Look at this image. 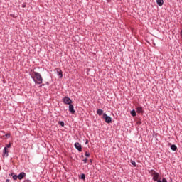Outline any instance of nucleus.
I'll return each mask as SVG.
<instances>
[{
	"mask_svg": "<svg viewBox=\"0 0 182 182\" xmlns=\"http://www.w3.org/2000/svg\"><path fill=\"white\" fill-rule=\"evenodd\" d=\"M33 75L34 76H31V79L34 83H36V85H42L43 78H42L41 73L33 71Z\"/></svg>",
	"mask_w": 182,
	"mask_h": 182,
	"instance_id": "1",
	"label": "nucleus"
},
{
	"mask_svg": "<svg viewBox=\"0 0 182 182\" xmlns=\"http://www.w3.org/2000/svg\"><path fill=\"white\" fill-rule=\"evenodd\" d=\"M149 173L152 176V180L154 181H159V178L160 177V173L159 172H156L154 169L149 171Z\"/></svg>",
	"mask_w": 182,
	"mask_h": 182,
	"instance_id": "2",
	"label": "nucleus"
},
{
	"mask_svg": "<svg viewBox=\"0 0 182 182\" xmlns=\"http://www.w3.org/2000/svg\"><path fill=\"white\" fill-rule=\"evenodd\" d=\"M63 102L65 105H72V100L69 97H63Z\"/></svg>",
	"mask_w": 182,
	"mask_h": 182,
	"instance_id": "3",
	"label": "nucleus"
},
{
	"mask_svg": "<svg viewBox=\"0 0 182 182\" xmlns=\"http://www.w3.org/2000/svg\"><path fill=\"white\" fill-rule=\"evenodd\" d=\"M103 119H105V123H112V117H110V116H108L107 114H103Z\"/></svg>",
	"mask_w": 182,
	"mask_h": 182,
	"instance_id": "4",
	"label": "nucleus"
},
{
	"mask_svg": "<svg viewBox=\"0 0 182 182\" xmlns=\"http://www.w3.org/2000/svg\"><path fill=\"white\" fill-rule=\"evenodd\" d=\"M68 110L70 113H71V114H75V113L76 112V111H75V107L73 106V104L69 105Z\"/></svg>",
	"mask_w": 182,
	"mask_h": 182,
	"instance_id": "5",
	"label": "nucleus"
},
{
	"mask_svg": "<svg viewBox=\"0 0 182 182\" xmlns=\"http://www.w3.org/2000/svg\"><path fill=\"white\" fill-rule=\"evenodd\" d=\"M74 146L78 151H82V145L79 142H75Z\"/></svg>",
	"mask_w": 182,
	"mask_h": 182,
	"instance_id": "6",
	"label": "nucleus"
},
{
	"mask_svg": "<svg viewBox=\"0 0 182 182\" xmlns=\"http://www.w3.org/2000/svg\"><path fill=\"white\" fill-rule=\"evenodd\" d=\"M9 151H8L6 147H4L3 149V157H8L9 156Z\"/></svg>",
	"mask_w": 182,
	"mask_h": 182,
	"instance_id": "7",
	"label": "nucleus"
},
{
	"mask_svg": "<svg viewBox=\"0 0 182 182\" xmlns=\"http://www.w3.org/2000/svg\"><path fill=\"white\" fill-rule=\"evenodd\" d=\"M18 180H23L24 177H26V173L25 172H21L18 175Z\"/></svg>",
	"mask_w": 182,
	"mask_h": 182,
	"instance_id": "8",
	"label": "nucleus"
},
{
	"mask_svg": "<svg viewBox=\"0 0 182 182\" xmlns=\"http://www.w3.org/2000/svg\"><path fill=\"white\" fill-rule=\"evenodd\" d=\"M57 73L58 76H59V79H62V77H63V72H62V70L58 69Z\"/></svg>",
	"mask_w": 182,
	"mask_h": 182,
	"instance_id": "9",
	"label": "nucleus"
},
{
	"mask_svg": "<svg viewBox=\"0 0 182 182\" xmlns=\"http://www.w3.org/2000/svg\"><path fill=\"white\" fill-rule=\"evenodd\" d=\"M156 4L159 6H163V4H164V0H156Z\"/></svg>",
	"mask_w": 182,
	"mask_h": 182,
	"instance_id": "10",
	"label": "nucleus"
},
{
	"mask_svg": "<svg viewBox=\"0 0 182 182\" xmlns=\"http://www.w3.org/2000/svg\"><path fill=\"white\" fill-rule=\"evenodd\" d=\"M171 150H172V151H177V146H176V144L171 145Z\"/></svg>",
	"mask_w": 182,
	"mask_h": 182,
	"instance_id": "11",
	"label": "nucleus"
},
{
	"mask_svg": "<svg viewBox=\"0 0 182 182\" xmlns=\"http://www.w3.org/2000/svg\"><path fill=\"white\" fill-rule=\"evenodd\" d=\"M9 176H12L13 180H18V175H15V173H11L9 174Z\"/></svg>",
	"mask_w": 182,
	"mask_h": 182,
	"instance_id": "12",
	"label": "nucleus"
},
{
	"mask_svg": "<svg viewBox=\"0 0 182 182\" xmlns=\"http://www.w3.org/2000/svg\"><path fill=\"white\" fill-rule=\"evenodd\" d=\"M137 113H143V107H138L136 108Z\"/></svg>",
	"mask_w": 182,
	"mask_h": 182,
	"instance_id": "13",
	"label": "nucleus"
},
{
	"mask_svg": "<svg viewBox=\"0 0 182 182\" xmlns=\"http://www.w3.org/2000/svg\"><path fill=\"white\" fill-rule=\"evenodd\" d=\"M97 114L99 115V116H102V114H103V109H98L97 110Z\"/></svg>",
	"mask_w": 182,
	"mask_h": 182,
	"instance_id": "14",
	"label": "nucleus"
},
{
	"mask_svg": "<svg viewBox=\"0 0 182 182\" xmlns=\"http://www.w3.org/2000/svg\"><path fill=\"white\" fill-rule=\"evenodd\" d=\"M131 164H132L134 167H137V164L133 160H131Z\"/></svg>",
	"mask_w": 182,
	"mask_h": 182,
	"instance_id": "15",
	"label": "nucleus"
},
{
	"mask_svg": "<svg viewBox=\"0 0 182 182\" xmlns=\"http://www.w3.org/2000/svg\"><path fill=\"white\" fill-rule=\"evenodd\" d=\"M131 115H132L133 117H135V116H136V110L132 109L131 111Z\"/></svg>",
	"mask_w": 182,
	"mask_h": 182,
	"instance_id": "16",
	"label": "nucleus"
},
{
	"mask_svg": "<svg viewBox=\"0 0 182 182\" xmlns=\"http://www.w3.org/2000/svg\"><path fill=\"white\" fill-rule=\"evenodd\" d=\"M81 180H86V175L85 173H82L80 176Z\"/></svg>",
	"mask_w": 182,
	"mask_h": 182,
	"instance_id": "17",
	"label": "nucleus"
},
{
	"mask_svg": "<svg viewBox=\"0 0 182 182\" xmlns=\"http://www.w3.org/2000/svg\"><path fill=\"white\" fill-rule=\"evenodd\" d=\"M58 124L60 126H62V127H65V122L63 121L58 122Z\"/></svg>",
	"mask_w": 182,
	"mask_h": 182,
	"instance_id": "18",
	"label": "nucleus"
},
{
	"mask_svg": "<svg viewBox=\"0 0 182 182\" xmlns=\"http://www.w3.org/2000/svg\"><path fill=\"white\" fill-rule=\"evenodd\" d=\"M157 182H168L166 178H162V180L159 179Z\"/></svg>",
	"mask_w": 182,
	"mask_h": 182,
	"instance_id": "19",
	"label": "nucleus"
},
{
	"mask_svg": "<svg viewBox=\"0 0 182 182\" xmlns=\"http://www.w3.org/2000/svg\"><path fill=\"white\" fill-rule=\"evenodd\" d=\"M85 156L86 157H90V153H89V152H87V151H85Z\"/></svg>",
	"mask_w": 182,
	"mask_h": 182,
	"instance_id": "20",
	"label": "nucleus"
},
{
	"mask_svg": "<svg viewBox=\"0 0 182 182\" xmlns=\"http://www.w3.org/2000/svg\"><path fill=\"white\" fill-rule=\"evenodd\" d=\"M82 161H83L85 164L87 163V158H85V159L82 160Z\"/></svg>",
	"mask_w": 182,
	"mask_h": 182,
	"instance_id": "21",
	"label": "nucleus"
},
{
	"mask_svg": "<svg viewBox=\"0 0 182 182\" xmlns=\"http://www.w3.org/2000/svg\"><path fill=\"white\" fill-rule=\"evenodd\" d=\"M5 147H6L7 149H9V147H11V143L7 144Z\"/></svg>",
	"mask_w": 182,
	"mask_h": 182,
	"instance_id": "22",
	"label": "nucleus"
},
{
	"mask_svg": "<svg viewBox=\"0 0 182 182\" xmlns=\"http://www.w3.org/2000/svg\"><path fill=\"white\" fill-rule=\"evenodd\" d=\"M5 136H6V137L9 138V137H11V134H6Z\"/></svg>",
	"mask_w": 182,
	"mask_h": 182,
	"instance_id": "23",
	"label": "nucleus"
},
{
	"mask_svg": "<svg viewBox=\"0 0 182 182\" xmlns=\"http://www.w3.org/2000/svg\"><path fill=\"white\" fill-rule=\"evenodd\" d=\"M24 182H32V181L29 180V179H27Z\"/></svg>",
	"mask_w": 182,
	"mask_h": 182,
	"instance_id": "24",
	"label": "nucleus"
},
{
	"mask_svg": "<svg viewBox=\"0 0 182 182\" xmlns=\"http://www.w3.org/2000/svg\"><path fill=\"white\" fill-rule=\"evenodd\" d=\"M46 86H49V82H46Z\"/></svg>",
	"mask_w": 182,
	"mask_h": 182,
	"instance_id": "25",
	"label": "nucleus"
},
{
	"mask_svg": "<svg viewBox=\"0 0 182 182\" xmlns=\"http://www.w3.org/2000/svg\"><path fill=\"white\" fill-rule=\"evenodd\" d=\"M87 143H89V140H86V141H85V144H87Z\"/></svg>",
	"mask_w": 182,
	"mask_h": 182,
	"instance_id": "26",
	"label": "nucleus"
},
{
	"mask_svg": "<svg viewBox=\"0 0 182 182\" xmlns=\"http://www.w3.org/2000/svg\"><path fill=\"white\" fill-rule=\"evenodd\" d=\"M11 181V180H9V179H6V182H10Z\"/></svg>",
	"mask_w": 182,
	"mask_h": 182,
	"instance_id": "27",
	"label": "nucleus"
},
{
	"mask_svg": "<svg viewBox=\"0 0 182 182\" xmlns=\"http://www.w3.org/2000/svg\"><path fill=\"white\" fill-rule=\"evenodd\" d=\"M137 124H141V122H137Z\"/></svg>",
	"mask_w": 182,
	"mask_h": 182,
	"instance_id": "28",
	"label": "nucleus"
},
{
	"mask_svg": "<svg viewBox=\"0 0 182 182\" xmlns=\"http://www.w3.org/2000/svg\"><path fill=\"white\" fill-rule=\"evenodd\" d=\"M43 86H45V84H42L41 87H43Z\"/></svg>",
	"mask_w": 182,
	"mask_h": 182,
	"instance_id": "29",
	"label": "nucleus"
},
{
	"mask_svg": "<svg viewBox=\"0 0 182 182\" xmlns=\"http://www.w3.org/2000/svg\"><path fill=\"white\" fill-rule=\"evenodd\" d=\"M26 6V5H25V4H24V5H23V8H25Z\"/></svg>",
	"mask_w": 182,
	"mask_h": 182,
	"instance_id": "30",
	"label": "nucleus"
},
{
	"mask_svg": "<svg viewBox=\"0 0 182 182\" xmlns=\"http://www.w3.org/2000/svg\"><path fill=\"white\" fill-rule=\"evenodd\" d=\"M107 2H109V1H112V0H107Z\"/></svg>",
	"mask_w": 182,
	"mask_h": 182,
	"instance_id": "31",
	"label": "nucleus"
}]
</instances>
